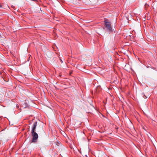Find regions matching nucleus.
<instances>
[{"label": "nucleus", "mask_w": 157, "mask_h": 157, "mask_svg": "<svg viewBox=\"0 0 157 157\" xmlns=\"http://www.w3.org/2000/svg\"><path fill=\"white\" fill-rule=\"evenodd\" d=\"M37 125V122L36 121L34 122L33 125L32 130L31 131V134L33 137L32 142L33 143L37 142L38 138V135L35 132Z\"/></svg>", "instance_id": "1"}, {"label": "nucleus", "mask_w": 157, "mask_h": 157, "mask_svg": "<svg viewBox=\"0 0 157 157\" xmlns=\"http://www.w3.org/2000/svg\"><path fill=\"white\" fill-rule=\"evenodd\" d=\"M104 22L105 24L104 29L106 32L109 33L112 32L113 30L110 22L107 19H105L104 20Z\"/></svg>", "instance_id": "2"}, {"label": "nucleus", "mask_w": 157, "mask_h": 157, "mask_svg": "<svg viewBox=\"0 0 157 157\" xmlns=\"http://www.w3.org/2000/svg\"><path fill=\"white\" fill-rule=\"evenodd\" d=\"M144 98H146L147 97H146L145 95H144Z\"/></svg>", "instance_id": "3"}, {"label": "nucleus", "mask_w": 157, "mask_h": 157, "mask_svg": "<svg viewBox=\"0 0 157 157\" xmlns=\"http://www.w3.org/2000/svg\"><path fill=\"white\" fill-rule=\"evenodd\" d=\"M50 54H51V53H48V55H50Z\"/></svg>", "instance_id": "4"}]
</instances>
